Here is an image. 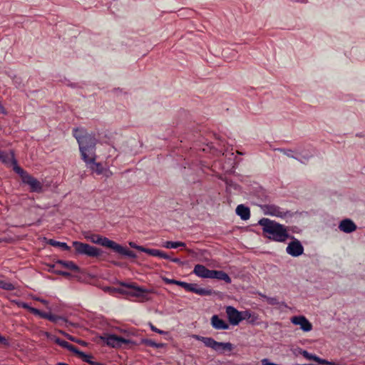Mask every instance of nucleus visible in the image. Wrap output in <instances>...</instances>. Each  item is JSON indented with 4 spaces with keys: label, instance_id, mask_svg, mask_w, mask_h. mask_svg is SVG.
<instances>
[{
    "label": "nucleus",
    "instance_id": "obj_4",
    "mask_svg": "<svg viewBox=\"0 0 365 365\" xmlns=\"http://www.w3.org/2000/svg\"><path fill=\"white\" fill-rule=\"evenodd\" d=\"M13 170L21 178L23 183L29 185L30 191L33 192H41L43 190L42 183L36 178L29 174L26 170L18 165L17 161L13 165Z\"/></svg>",
    "mask_w": 365,
    "mask_h": 365
},
{
    "label": "nucleus",
    "instance_id": "obj_33",
    "mask_svg": "<svg viewBox=\"0 0 365 365\" xmlns=\"http://www.w3.org/2000/svg\"><path fill=\"white\" fill-rule=\"evenodd\" d=\"M32 314L35 315L39 316L42 319H49L50 315L51 313L44 312L36 308V309H32Z\"/></svg>",
    "mask_w": 365,
    "mask_h": 365
},
{
    "label": "nucleus",
    "instance_id": "obj_46",
    "mask_svg": "<svg viewBox=\"0 0 365 365\" xmlns=\"http://www.w3.org/2000/svg\"><path fill=\"white\" fill-rule=\"evenodd\" d=\"M0 112L2 113H4V107L2 106L1 103H0Z\"/></svg>",
    "mask_w": 365,
    "mask_h": 365
},
{
    "label": "nucleus",
    "instance_id": "obj_48",
    "mask_svg": "<svg viewBox=\"0 0 365 365\" xmlns=\"http://www.w3.org/2000/svg\"><path fill=\"white\" fill-rule=\"evenodd\" d=\"M14 82L15 84L19 83V81H17V78L14 79Z\"/></svg>",
    "mask_w": 365,
    "mask_h": 365
},
{
    "label": "nucleus",
    "instance_id": "obj_19",
    "mask_svg": "<svg viewBox=\"0 0 365 365\" xmlns=\"http://www.w3.org/2000/svg\"><path fill=\"white\" fill-rule=\"evenodd\" d=\"M236 213L243 220H247L250 217V208L242 204L237 205L236 207Z\"/></svg>",
    "mask_w": 365,
    "mask_h": 365
},
{
    "label": "nucleus",
    "instance_id": "obj_13",
    "mask_svg": "<svg viewBox=\"0 0 365 365\" xmlns=\"http://www.w3.org/2000/svg\"><path fill=\"white\" fill-rule=\"evenodd\" d=\"M212 271L202 264H196L192 272L199 277L212 279Z\"/></svg>",
    "mask_w": 365,
    "mask_h": 365
},
{
    "label": "nucleus",
    "instance_id": "obj_12",
    "mask_svg": "<svg viewBox=\"0 0 365 365\" xmlns=\"http://www.w3.org/2000/svg\"><path fill=\"white\" fill-rule=\"evenodd\" d=\"M291 322L295 325L300 326L304 331H310L312 329V324L304 316H295L291 318Z\"/></svg>",
    "mask_w": 365,
    "mask_h": 365
},
{
    "label": "nucleus",
    "instance_id": "obj_16",
    "mask_svg": "<svg viewBox=\"0 0 365 365\" xmlns=\"http://www.w3.org/2000/svg\"><path fill=\"white\" fill-rule=\"evenodd\" d=\"M210 324L217 330H226L229 329V324L216 314L211 317Z\"/></svg>",
    "mask_w": 365,
    "mask_h": 365
},
{
    "label": "nucleus",
    "instance_id": "obj_22",
    "mask_svg": "<svg viewBox=\"0 0 365 365\" xmlns=\"http://www.w3.org/2000/svg\"><path fill=\"white\" fill-rule=\"evenodd\" d=\"M58 265H61L63 267H65V268L72 270V271H78V267L74 262H73L71 261L58 260L56 262L55 265H53V267H54Z\"/></svg>",
    "mask_w": 365,
    "mask_h": 365
},
{
    "label": "nucleus",
    "instance_id": "obj_11",
    "mask_svg": "<svg viewBox=\"0 0 365 365\" xmlns=\"http://www.w3.org/2000/svg\"><path fill=\"white\" fill-rule=\"evenodd\" d=\"M184 289L187 292H190L200 296H210L212 294V289L200 287L197 284L185 282Z\"/></svg>",
    "mask_w": 365,
    "mask_h": 365
},
{
    "label": "nucleus",
    "instance_id": "obj_47",
    "mask_svg": "<svg viewBox=\"0 0 365 365\" xmlns=\"http://www.w3.org/2000/svg\"><path fill=\"white\" fill-rule=\"evenodd\" d=\"M56 365H68V364L63 363V362H58Z\"/></svg>",
    "mask_w": 365,
    "mask_h": 365
},
{
    "label": "nucleus",
    "instance_id": "obj_35",
    "mask_svg": "<svg viewBox=\"0 0 365 365\" xmlns=\"http://www.w3.org/2000/svg\"><path fill=\"white\" fill-rule=\"evenodd\" d=\"M252 314V312H250V310H245V311L241 312L242 321L246 320L248 322V321L250 320V319L251 317Z\"/></svg>",
    "mask_w": 365,
    "mask_h": 365
},
{
    "label": "nucleus",
    "instance_id": "obj_18",
    "mask_svg": "<svg viewBox=\"0 0 365 365\" xmlns=\"http://www.w3.org/2000/svg\"><path fill=\"white\" fill-rule=\"evenodd\" d=\"M0 160L4 164H16V160L13 152L8 153L0 149Z\"/></svg>",
    "mask_w": 365,
    "mask_h": 365
},
{
    "label": "nucleus",
    "instance_id": "obj_43",
    "mask_svg": "<svg viewBox=\"0 0 365 365\" xmlns=\"http://www.w3.org/2000/svg\"><path fill=\"white\" fill-rule=\"evenodd\" d=\"M169 259L170 261H172V262H173L175 263L179 264H182V261L179 258H177V257H175V258L170 257Z\"/></svg>",
    "mask_w": 365,
    "mask_h": 365
},
{
    "label": "nucleus",
    "instance_id": "obj_7",
    "mask_svg": "<svg viewBox=\"0 0 365 365\" xmlns=\"http://www.w3.org/2000/svg\"><path fill=\"white\" fill-rule=\"evenodd\" d=\"M73 247L77 254L91 257H98L102 253L100 249L78 241H73Z\"/></svg>",
    "mask_w": 365,
    "mask_h": 365
},
{
    "label": "nucleus",
    "instance_id": "obj_38",
    "mask_svg": "<svg viewBox=\"0 0 365 365\" xmlns=\"http://www.w3.org/2000/svg\"><path fill=\"white\" fill-rule=\"evenodd\" d=\"M129 245L132 247V248H134V249H136L140 252H145L146 253L147 252V250H148V248L146 247H144L143 246H140V245H137L135 242H130L129 243Z\"/></svg>",
    "mask_w": 365,
    "mask_h": 365
},
{
    "label": "nucleus",
    "instance_id": "obj_1",
    "mask_svg": "<svg viewBox=\"0 0 365 365\" xmlns=\"http://www.w3.org/2000/svg\"><path fill=\"white\" fill-rule=\"evenodd\" d=\"M73 135L78 143L81 159L85 163L96 160V145L97 140L95 136L88 133L82 128H73Z\"/></svg>",
    "mask_w": 365,
    "mask_h": 365
},
{
    "label": "nucleus",
    "instance_id": "obj_17",
    "mask_svg": "<svg viewBox=\"0 0 365 365\" xmlns=\"http://www.w3.org/2000/svg\"><path fill=\"white\" fill-rule=\"evenodd\" d=\"M87 166L97 175H105L107 178L109 176L108 171L106 170L100 163L93 162L86 163Z\"/></svg>",
    "mask_w": 365,
    "mask_h": 365
},
{
    "label": "nucleus",
    "instance_id": "obj_40",
    "mask_svg": "<svg viewBox=\"0 0 365 365\" xmlns=\"http://www.w3.org/2000/svg\"><path fill=\"white\" fill-rule=\"evenodd\" d=\"M258 319H259V315L255 312H252L251 317H250V320L248 321V323L251 324H255L257 322Z\"/></svg>",
    "mask_w": 365,
    "mask_h": 365
},
{
    "label": "nucleus",
    "instance_id": "obj_39",
    "mask_svg": "<svg viewBox=\"0 0 365 365\" xmlns=\"http://www.w3.org/2000/svg\"><path fill=\"white\" fill-rule=\"evenodd\" d=\"M278 150L289 158H293L294 159H297L295 156L292 155V150L285 149V148H279Z\"/></svg>",
    "mask_w": 365,
    "mask_h": 365
},
{
    "label": "nucleus",
    "instance_id": "obj_44",
    "mask_svg": "<svg viewBox=\"0 0 365 365\" xmlns=\"http://www.w3.org/2000/svg\"><path fill=\"white\" fill-rule=\"evenodd\" d=\"M36 300L39 301L40 302H41L42 304H43L44 305H48V301L45 300V299H40V298H37Z\"/></svg>",
    "mask_w": 365,
    "mask_h": 365
},
{
    "label": "nucleus",
    "instance_id": "obj_24",
    "mask_svg": "<svg viewBox=\"0 0 365 365\" xmlns=\"http://www.w3.org/2000/svg\"><path fill=\"white\" fill-rule=\"evenodd\" d=\"M55 342L58 344L59 346L71 351L73 353H75L77 351V347L72 344H70L69 342L62 340L60 338H56Z\"/></svg>",
    "mask_w": 365,
    "mask_h": 365
},
{
    "label": "nucleus",
    "instance_id": "obj_2",
    "mask_svg": "<svg viewBox=\"0 0 365 365\" xmlns=\"http://www.w3.org/2000/svg\"><path fill=\"white\" fill-rule=\"evenodd\" d=\"M259 224L262 227L264 237L271 240L283 242L289 237L294 238L290 237L284 225L274 220L262 218Z\"/></svg>",
    "mask_w": 365,
    "mask_h": 365
},
{
    "label": "nucleus",
    "instance_id": "obj_42",
    "mask_svg": "<svg viewBox=\"0 0 365 365\" xmlns=\"http://www.w3.org/2000/svg\"><path fill=\"white\" fill-rule=\"evenodd\" d=\"M0 344L4 346H9V340L5 336H1V334H0Z\"/></svg>",
    "mask_w": 365,
    "mask_h": 365
},
{
    "label": "nucleus",
    "instance_id": "obj_50",
    "mask_svg": "<svg viewBox=\"0 0 365 365\" xmlns=\"http://www.w3.org/2000/svg\"><path fill=\"white\" fill-rule=\"evenodd\" d=\"M69 339H70L71 340H73V339L71 336H69Z\"/></svg>",
    "mask_w": 365,
    "mask_h": 365
},
{
    "label": "nucleus",
    "instance_id": "obj_9",
    "mask_svg": "<svg viewBox=\"0 0 365 365\" xmlns=\"http://www.w3.org/2000/svg\"><path fill=\"white\" fill-rule=\"evenodd\" d=\"M225 312L230 324L237 326L242 322L241 312L238 311L234 307H226Z\"/></svg>",
    "mask_w": 365,
    "mask_h": 365
},
{
    "label": "nucleus",
    "instance_id": "obj_34",
    "mask_svg": "<svg viewBox=\"0 0 365 365\" xmlns=\"http://www.w3.org/2000/svg\"><path fill=\"white\" fill-rule=\"evenodd\" d=\"M16 304L19 307L27 309L31 313H32V309H36V308L31 307L29 304L24 302L19 301V302H16Z\"/></svg>",
    "mask_w": 365,
    "mask_h": 365
},
{
    "label": "nucleus",
    "instance_id": "obj_8",
    "mask_svg": "<svg viewBox=\"0 0 365 365\" xmlns=\"http://www.w3.org/2000/svg\"><path fill=\"white\" fill-rule=\"evenodd\" d=\"M264 213L267 215L272 217H277L282 219H285L288 217H291V214L289 211L273 204L264 205L262 207Z\"/></svg>",
    "mask_w": 365,
    "mask_h": 365
},
{
    "label": "nucleus",
    "instance_id": "obj_29",
    "mask_svg": "<svg viewBox=\"0 0 365 365\" xmlns=\"http://www.w3.org/2000/svg\"><path fill=\"white\" fill-rule=\"evenodd\" d=\"M163 246L168 249H176L180 247H185V243L182 242L166 241Z\"/></svg>",
    "mask_w": 365,
    "mask_h": 365
},
{
    "label": "nucleus",
    "instance_id": "obj_37",
    "mask_svg": "<svg viewBox=\"0 0 365 365\" xmlns=\"http://www.w3.org/2000/svg\"><path fill=\"white\" fill-rule=\"evenodd\" d=\"M145 344H146L148 346L153 347V348H159L162 346V344H157L152 339H146L144 341Z\"/></svg>",
    "mask_w": 365,
    "mask_h": 365
},
{
    "label": "nucleus",
    "instance_id": "obj_10",
    "mask_svg": "<svg viewBox=\"0 0 365 365\" xmlns=\"http://www.w3.org/2000/svg\"><path fill=\"white\" fill-rule=\"evenodd\" d=\"M286 252L289 255L297 257L303 254L304 247L299 240L294 239L288 244L286 248Z\"/></svg>",
    "mask_w": 365,
    "mask_h": 365
},
{
    "label": "nucleus",
    "instance_id": "obj_3",
    "mask_svg": "<svg viewBox=\"0 0 365 365\" xmlns=\"http://www.w3.org/2000/svg\"><path fill=\"white\" fill-rule=\"evenodd\" d=\"M85 238L93 243L101 245L108 248H110L114 252L121 255L126 256L133 259L137 257V255L134 252L100 235L89 232L85 235Z\"/></svg>",
    "mask_w": 365,
    "mask_h": 365
},
{
    "label": "nucleus",
    "instance_id": "obj_15",
    "mask_svg": "<svg viewBox=\"0 0 365 365\" xmlns=\"http://www.w3.org/2000/svg\"><path fill=\"white\" fill-rule=\"evenodd\" d=\"M356 228V225L350 219L342 220L339 225V229L345 233H351Z\"/></svg>",
    "mask_w": 365,
    "mask_h": 365
},
{
    "label": "nucleus",
    "instance_id": "obj_25",
    "mask_svg": "<svg viewBox=\"0 0 365 365\" xmlns=\"http://www.w3.org/2000/svg\"><path fill=\"white\" fill-rule=\"evenodd\" d=\"M215 351L222 354L225 351H231L233 346L230 342H219V346H216Z\"/></svg>",
    "mask_w": 365,
    "mask_h": 365
},
{
    "label": "nucleus",
    "instance_id": "obj_6",
    "mask_svg": "<svg viewBox=\"0 0 365 365\" xmlns=\"http://www.w3.org/2000/svg\"><path fill=\"white\" fill-rule=\"evenodd\" d=\"M101 339L104 344L113 348H120L123 344H135V342L130 339L108 333L103 334Z\"/></svg>",
    "mask_w": 365,
    "mask_h": 365
},
{
    "label": "nucleus",
    "instance_id": "obj_14",
    "mask_svg": "<svg viewBox=\"0 0 365 365\" xmlns=\"http://www.w3.org/2000/svg\"><path fill=\"white\" fill-rule=\"evenodd\" d=\"M301 354H302V355L305 359H307L308 360H312V361H314L315 362H317L319 364H323V365H336V364L334 361H329L328 360L322 359V358L317 356L315 354H312L309 353L306 350H303L301 352Z\"/></svg>",
    "mask_w": 365,
    "mask_h": 365
},
{
    "label": "nucleus",
    "instance_id": "obj_28",
    "mask_svg": "<svg viewBox=\"0 0 365 365\" xmlns=\"http://www.w3.org/2000/svg\"><path fill=\"white\" fill-rule=\"evenodd\" d=\"M262 297L265 299L266 302L269 305H281L284 307H287L284 302H280L277 297H270L265 295L262 296Z\"/></svg>",
    "mask_w": 365,
    "mask_h": 365
},
{
    "label": "nucleus",
    "instance_id": "obj_32",
    "mask_svg": "<svg viewBox=\"0 0 365 365\" xmlns=\"http://www.w3.org/2000/svg\"><path fill=\"white\" fill-rule=\"evenodd\" d=\"M0 288L7 291H12L15 289V287L9 282L0 279Z\"/></svg>",
    "mask_w": 365,
    "mask_h": 365
},
{
    "label": "nucleus",
    "instance_id": "obj_30",
    "mask_svg": "<svg viewBox=\"0 0 365 365\" xmlns=\"http://www.w3.org/2000/svg\"><path fill=\"white\" fill-rule=\"evenodd\" d=\"M48 320L60 325L67 323V320L64 317L53 314L50 315Z\"/></svg>",
    "mask_w": 365,
    "mask_h": 365
},
{
    "label": "nucleus",
    "instance_id": "obj_21",
    "mask_svg": "<svg viewBox=\"0 0 365 365\" xmlns=\"http://www.w3.org/2000/svg\"><path fill=\"white\" fill-rule=\"evenodd\" d=\"M212 279L222 280L227 284H230L232 282L230 277L226 272L222 270H213Z\"/></svg>",
    "mask_w": 365,
    "mask_h": 365
},
{
    "label": "nucleus",
    "instance_id": "obj_20",
    "mask_svg": "<svg viewBox=\"0 0 365 365\" xmlns=\"http://www.w3.org/2000/svg\"><path fill=\"white\" fill-rule=\"evenodd\" d=\"M195 338L202 341L205 346L210 347L211 349H216V346H219V342L215 341L214 339L211 337L201 336H195Z\"/></svg>",
    "mask_w": 365,
    "mask_h": 365
},
{
    "label": "nucleus",
    "instance_id": "obj_31",
    "mask_svg": "<svg viewBox=\"0 0 365 365\" xmlns=\"http://www.w3.org/2000/svg\"><path fill=\"white\" fill-rule=\"evenodd\" d=\"M163 282L167 284H176L184 288L185 282L178 281L173 279H169L168 277H163Z\"/></svg>",
    "mask_w": 365,
    "mask_h": 365
},
{
    "label": "nucleus",
    "instance_id": "obj_45",
    "mask_svg": "<svg viewBox=\"0 0 365 365\" xmlns=\"http://www.w3.org/2000/svg\"><path fill=\"white\" fill-rule=\"evenodd\" d=\"M58 274H61V275H63V276H68L70 275V274L67 272H64V271H58L57 272Z\"/></svg>",
    "mask_w": 365,
    "mask_h": 365
},
{
    "label": "nucleus",
    "instance_id": "obj_41",
    "mask_svg": "<svg viewBox=\"0 0 365 365\" xmlns=\"http://www.w3.org/2000/svg\"><path fill=\"white\" fill-rule=\"evenodd\" d=\"M150 329L153 331H155L156 333H158L160 334H165L166 332L163 331V330H160L159 329H158L156 327H155L153 324H150Z\"/></svg>",
    "mask_w": 365,
    "mask_h": 365
},
{
    "label": "nucleus",
    "instance_id": "obj_36",
    "mask_svg": "<svg viewBox=\"0 0 365 365\" xmlns=\"http://www.w3.org/2000/svg\"><path fill=\"white\" fill-rule=\"evenodd\" d=\"M252 314V312H250V310H245V311L241 312L242 321L246 320L248 322V321L250 320V319L251 317Z\"/></svg>",
    "mask_w": 365,
    "mask_h": 365
},
{
    "label": "nucleus",
    "instance_id": "obj_49",
    "mask_svg": "<svg viewBox=\"0 0 365 365\" xmlns=\"http://www.w3.org/2000/svg\"><path fill=\"white\" fill-rule=\"evenodd\" d=\"M310 157H311V155H310V156H307V157L304 156L303 158H304L305 160H308Z\"/></svg>",
    "mask_w": 365,
    "mask_h": 365
},
{
    "label": "nucleus",
    "instance_id": "obj_27",
    "mask_svg": "<svg viewBox=\"0 0 365 365\" xmlns=\"http://www.w3.org/2000/svg\"><path fill=\"white\" fill-rule=\"evenodd\" d=\"M46 243L53 247H61L63 250L69 251L71 250V247L66 242H58L53 239L47 240Z\"/></svg>",
    "mask_w": 365,
    "mask_h": 365
},
{
    "label": "nucleus",
    "instance_id": "obj_23",
    "mask_svg": "<svg viewBox=\"0 0 365 365\" xmlns=\"http://www.w3.org/2000/svg\"><path fill=\"white\" fill-rule=\"evenodd\" d=\"M75 354L78 355V357L81 358L83 361L87 362L91 365H103L99 362L91 361V359L93 358L92 356L85 354L84 352L80 351L78 349H77V351H76Z\"/></svg>",
    "mask_w": 365,
    "mask_h": 365
},
{
    "label": "nucleus",
    "instance_id": "obj_26",
    "mask_svg": "<svg viewBox=\"0 0 365 365\" xmlns=\"http://www.w3.org/2000/svg\"><path fill=\"white\" fill-rule=\"evenodd\" d=\"M146 253L148 254L149 255L153 256V257H158L160 258L166 259H170V256L168 254H166L165 252H164L160 250H157V249L148 248Z\"/></svg>",
    "mask_w": 365,
    "mask_h": 365
},
{
    "label": "nucleus",
    "instance_id": "obj_5",
    "mask_svg": "<svg viewBox=\"0 0 365 365\" xmlns=\"http://www.w3.org/2000/svg\"><path fill=\"white\" fill-rule=\"evenodd\" d=\"M120 284L123 287L131 289L132 290L129 292H126L125 291H124L123 289H117L115 288H110V287H108L107 289L112 292L118 291L122 294L126 293L133 297H140L145 300L149 299L148 294L152 292L151 291H150L147 289H145L142 287L137 286L135 283L120 282Z\"/></svg>",
    "mask_w": 365,
    "mask_h": 365
}]
</instances>
